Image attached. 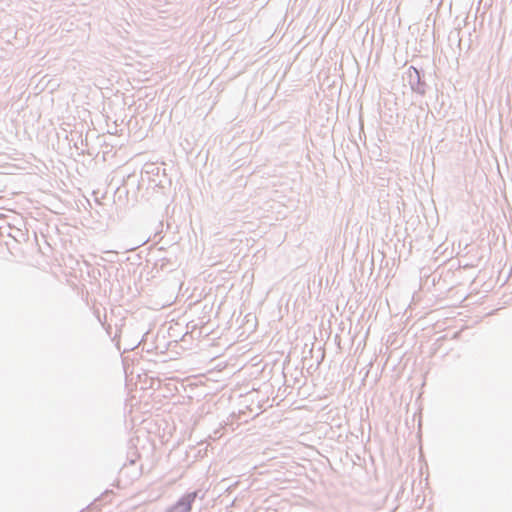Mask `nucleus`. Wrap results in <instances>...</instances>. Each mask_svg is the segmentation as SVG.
<instances>
[{
  "label": "nucleus",
  "instance_id": "obj_1",
  "mask_svg": "<svg viewBox=\"0 0 512 512\" xmlns=\"http://www.w3.org/2000/svg\"><path fill=\"white\" fill-rule=\"evenodd\" d=\"M196 497V494H189L187 495L184 499H182L179 503H178V507H181L183 506V512H188L191 510V507H192V503L194 501Z\"/></svg>",
  "mask_w": 512,
  "mask_h": 512
}]
</instances>
